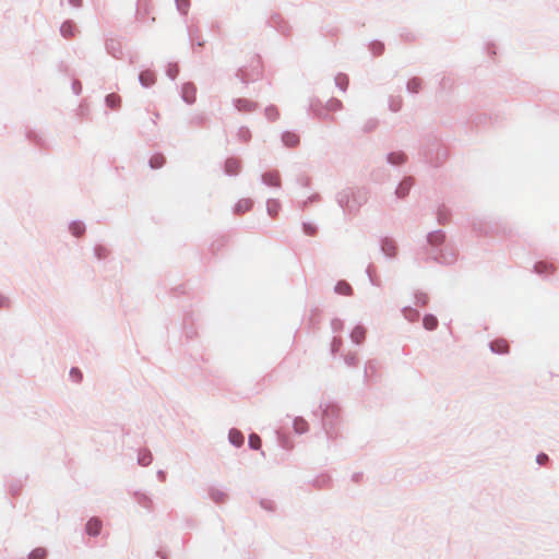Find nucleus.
Returning a JSON list of instances; mask_svg holds the SVG:
<instances>
[{"mask_svg": "<svg viewBox=\"0 0 559 559\" xmlns=\"http://www.w3.org/2000/svg\"><path fill=\"white\" fill-rule=\"evenodd\" d=\"M86 533L91 536H96L99 534L100 530H102V522L100 520L96 519V518H92L88 520V522L86 523Z\"/></svg>", "mask_w": 559, "mask_h": 559, "instance_id": "obj_1", "label": "nucleus"}, {"mask_svg": "<svg viewBox=\"0 0 559 559\" xmlns=\"http://www.w3.org/2000/svg\"><path fill=\"white\" fill-rule=\"evenodd\" d=\"M490 347H491V350L497 353V354H506L509 352V344L506 340L503 338H498V340H495L491 344H490Z\"/></svg>", "mask_w": 559, "mask_h": 559, "instance_id": "obj_2", "label": "nucleus"}, {"mask_svg": "<svg viewBox=\"0 0 559 559\" xmlns=\"http://www.w3.org/2000/svg\"><path fill=\"white\" fill-rule=\"evenodd\" d=\"M365 336H366V330H365V328L359 326V325L354 328L350 333V338L356 344H360L365 340Z\"/></svg>", "mask_w": 559, "mask_h": 559, "instance_id": "obj_3", "label": "nucleus"}, {"mask_svg": "<svg viewBox=\"0 0 559 559\" xmlns=\"http://www.w3.org/2000/svg\"><path fill=\"white\" fill-rule=\"evenodd\" d=\"M423 324H424L425 329L432 331L437 328L438 320L436 317H433L431 314H427L424 317Z\"/></svg>", "mask_w": 559, "mask_h": 559, "instance_id": "obj_4", "label": "nucleus"}, {"mask_svg": "<svg viewBox=\"0 0 559 559\" xmlns=\"http://www.w3.org/2000/svg\"><path fill=\"white\" fill-rule=\"evenodd\" d=\"M60 31L66 38H70L74 35L75 26L71 22H64Z\"/></svg>", "mask_w": 559, "mask_h": 559, "instance_id": "obj_5", "label": "nucleus"}, {"mask_svg": "<svg viewBox=\"0 0 559 559\" xmlns=\"http://www.w3.org/2000/svg\"><path fill=\"white\" fill-rule=\"evenodd\" d=\"M229 440L233 444L239 447L242 444L243 442V436L240 431L238 430H230L229 432Z\"/></svg>", "mask_w": 559, "mask_h": 559, "instance_id": "obj_6", "label": "nucleus"}, {"mask_svg": "<svg viewBox=\"0 0 559 559\" xmlns=\"http://www.w3.org/2000/svg\"><path fill=\"white\" fill-rule=\"evenodd\" d=\"M70 230L75 237H80L84 234L85 227L80 222H74L70 225Z\"/></svg>", "mask_w": 559, "mask_h": 559, "instance_id": "obj_7", "label": "nucleus"}, {"mask_svg": "<svg viewBox=\"0 0 559 559\" xmlns=\"http://www.w3.org/2000/svg\"><path fill=\"white\" fill-rule=\"evenodd\" d=\"M283 140L287 146H296L299 142V138L294 133H286L283 136Z\"/></svg>", "mask_w": 559, "mask_h": 559, "instance_id": "obj_8", "label": "nucleus"}, {"mask_svg": "<svg viewBox=\"0 0 559 559\" xmlns=\"http://www.w3.org/2000/svg\"><path fill=\"white\" fill-rule=\"evenodd\" d=\"M252 206V203L250 200H241L237 203L236 205V212L237 213H245L247 211H249Z\"/></svg>", "mask_w": 559, "mask_h": 559, "instance_id": "obj_9", "label": "nucleus"}, {"mask_svg": "<svg viewBox=\"0 0 559 559\" xmlns=\"http://www.w3.org/2000/svg\"><path fill=\"white\" fill-rule=\"evenodd\" d=\"M46 557H47V550L41 547L35 548L29 554V559H46Z\"/></svg>", "mask_w": 559, "mask_h": 559, "instance_id": "obj_10", "label": "nucleus"}, {"mask_svg": "<svg viewBox=\"0 0 559 559\" xmlns=\"http://www.w3.org/2000/svg\"><path fill=\"white\" fill-rule=\"evenodd\" d=\"M335 290L341 295H350L352 294V287L345 282H340L336 285Z\"/></svg>", "mask_w": 559, "mask_h": 559, "instance_id": "obj_11", "label": "nucleus"}, {"mask_svg": "<svg viewBox=\"0 0 559 559\" xmlns=\"http://www.w3.org/2000/svg\"><path fill=\"white\" fill-rule=\"evenodd\" d=\"M295 431L298 433H302L307 430L308 425L302 418H296L294 421Z\"/></svg>", "mask_w": 559, "mask_h": 559, "instance_id": "obj_12", "label": "nucleus"}, {"mask_svg": "<svg viewBox=\"0 0 559 559\" xmlns=\"http://www.w3.org/2000/svg\"><path fill=\"white\" fill-rule=\"evenodd\" d=\"M106 103L110 108H116L120 104V97L116 94H109L106 97Z\"/></svg>", "mask_w": 559, "mask_h": 559, "instance_id": "obj_13", "label": "nucleus"}, {"mask_svg": "<svg viewBox=\"0 0 559 559\" xmlns=\"http://www.w3.org/2000/svg\"><path fill=\"white\" fill-rule=\"evenodd\" d=\"M249 444L252 449L258 450L261 448L262 441L258 435H250L249 437Z\"/></svg>", "mask_w": 559, "mask_h": 559, "instance_id": "obj_14", "label": "nucleus"}, {"mask_svg": "<svg viewBox=\"0 0 559 559\" xmlns=\"http://www.w3.org/2000/svg\"><path fill=\"white\" fill-rule=\"evenodd\" d=\"M140 80L144 86H148L154 82V75L151 72H143Z\"/></svg>", "mask_w": 559, "mask_h": 559, "instance_id": "obj_15", "label": "nucleus"}, {"mask_svg": "<svg viewBox=\"0 0 559 559\" xmlns=\"http://www.w3.org/2000/svg\"><path fill=\"white\" fill-rule=\"evenodd\" d=\"M411 185H412V183H411V181H408V180L403 181V182L400 185V187L397 188L396 193H397L400 197H405V195H406V193H407V191H408V189H409V187H411Z\"/></svg>", "mask_w": 559, "mask_h": 559, "instance_id": "obj_16", "label": "nucleus"}, {"mask_svg": "<svg viewBox=\"0 0 559 559\" xmlns=\"http://www.w3.org/2000/svg\"><path fill=\"white\" fill-rule=\"evenodd\" d=\"M383 251L388 255H394L395 254V246L393 242L385 240L382 246Z\"/></svg>", "mask_w": 559, "mask_h": 559, "instance_id": "obj_17", "label": "nucleus"}, {"mask_svg": "<svg viewBox=\"0 0 559 559\" xmlns=\"http://www.w3.org/2000/svg\"><path fill=\"white\" fill-rule=\"evenodd\" d=\"M280 210V204L276 201H269L267 211L271 215L275 216Z\"/></svg>", "mask_w": 559, "mask_h": 559, "instance_id": "obj_18", "label": "nucleus"}, {"mask_svg": "<svg viewBox=\"0 0 559 559\" xmlns=\"http://www.w3.org/2000/svg\"><path fill=\"white\" fill-rule=\"evenodd\" d=\"M164 164V157L163 156H154L151 158V166L153 168H158Z\"/></svg>", "mask_w": 559, "mask_h": 559, "instance_id": "obj_19", "label": "nucleus"}, {"mask_svg": "<svg viewBox=\"0 0 559 559\" xmlns=\"http://www.w3.org/2000/svg\"><path fill=\"white\" fill-rule=\"evenodd\" d=\"M237 167H238L237 162H235V160H227L226 168H227L228 173L235 174L237 171Z\"/></svg>", "mask_w": 559, "mask_h": 559, "instance_id": "obj_20", "label": "nucleus"}, {"mask_svg": "<svg viewBox=\"0 0 559 559\" xmlns=\"http://www.w3.org/2000/svg\"><path fill=\"white\" fill-rule=\"evenodd\" d=\"M70 376L72 377V379L76 382L81 381L82 379V372L76 369V368H73L71 371H70Z\"/></svg>", "mask_w": 559, "mask_h": 559, "instance_id": "obj_21", "label": "nucleus"}, {"mask_svg": "<svg viewBox=\"0 0 559 559\" xmlns=\"http://www.w3.org/2000/svg\"><path fill=\"white\" fill-rule=\"evenodd\" d=\"M96 253H97L98 258H104L107 255V250L103 247H98V248H96Z\"/></svg>", "mask_w": 559, "mask_h": 559, "instance_id": "obj_22", "label": "nucleus"}, {"mask_svg": "<svg viewBox=\"0 0 559 559\" xmlns=\"http://www.w3.org/2000/svg\"><path fill=\"white\" fill-rule=\"evenodd\" d=\"M267 178H270V183L272 185H277V176L276 175H267V176H264V179L266 180Z\"/></svg>", "mask_w": 559, "mask_h": 559, "instance_id": "obj_23", "label": "nucleus"}, {"mask_svg": "<svg viewBox=\"0 0 559 559\" xmlns=\"http://www.w3.org/2000/svg\"><path fill=\"white\" fill-rule=\"evenodd\" d=\"M536 460L538 464H544L548 460V456L546 454H539Z\"/></svg>", "mask_w": 559, "mask_h": 559, "instance_id": "obj_24", "label": "nucleus"}, {"mask_svg": "<svg viewBox=\"0 0 559 559\" xmlns=\"http://www.w3.org/2000/svg\"><path fill=\"white\" fill-rule=\"evenodd\" d=\"M393 157H394V155H391V156H390V160H391L392 163H402V162L404 160V156H403L402 154H399V155H397L399 160H394V159H393Z\"/></svg>", "mask_w": 559, "mask_h": 559, "instance_id": "obj_25", "label": "nucleus"}, {"mask_svg": "<svg viewBox=\"0 0 559 559\" xmlns=\"http://www.w3.org/2000/svg\"><path fill=\"white\" fill-rule=\"evenodd\" d=\"M409 86H411V88H412L413 91H415V92H416V91H417V87H418V83H417L416 81H413V82H411V83H409Z\"/></svg>", "mask_w": 559, "mask_h": 559, "instance_id": "obj_26", "label": "nucleus"}, {"mask_svg": "<svg viewBox=\"0 0 559 559\" xmlns=\"http://www.w3.org/2000/svg\"><path fill=\"white\" fill-rule=\"evenodd\" d=\"M141 463H142L143 465H147V464L150 463V460H148V459H146V457H143V459L141 460Z\"/></svg>", "mask_w": 559, "mask_h": 559, "instance_id": "obj_27", "label": "nucleus"}, {"mask_svg": "<svg viewBox=\"0 0 559 559\" xmlns=\"http://www.w3.org/2000/svg\"><path fill=\"white\" fill-rule=\"evenodd\" d=\"M341 342H336V341H333V346H334V349H336V346H340Z\"/></svg>", "mask_w": 559, "mask_h": 559, "instance_id": "obj_28", "label": "nucleus"}, {"mask_svg": "<svg viewBox=\"0 0 559 559\" xmlns=\"http://www.w3.org/2000/svg\"><path fill=\"white\" fill-rule=\"evenodd\" d=\"M542 266H544V264H543V263L537 264V265H536V270H537L538 272H540V267H542Z\"/></svg>", "mask_w": 559, "mask_h": 559, "instance_id": "obj_29", "label": "nucleus"}]
</instances>
